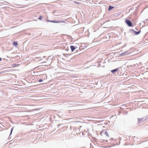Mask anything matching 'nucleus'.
I'll return each instance as SVG.
<instances>
[{
	"label": "nucleus",
	"mask_w": 148,
	"mask_h": 148,
	"mask_svg": "<svg viewBox=\"0 0 148 148\" xmlns=\"http://www.w3.org/2000/svg\"><path fill=\"white\" fill-rule=\"evenodd\" d=\"M128 51H126L125 52H124V53H121V55H125L128 54Z\"/></svg>",
	"instance_id": "6e6552de"
},
{
	"label": "nucleus",
	"mask_w": 148,
	"mask_h": 148,
	"mask_svg": "<svg viewBox=\"0 0 148 148\" xmlns=\"http://www.w3.org/2000/svg\"><path fill=\"white\" fill-rule=\"evenodd\" d=\"M12 44L14 46L16 47L18 45V43L17 42L15 41L13 42Z\"/></svg>",
	"instance_id": "20e7f679"
},
{
	"label": "nucleus",
	"mask_w": 148,
	"mask_h": 148,
	"mask_svg": "<svg viewBox=\"0 0 148 148\" xmlns=\"http://www.w3.org/2000/svg\"><path fill=\"white\" fill-rule=\"evenodd\" d=\"M105 134L106 136L108 137L109 136V135L106 131L105 132L104 131H102L101 134Z\"/></svg>",
	"instance_id": "7ed1b4c3"
},
{
	"label": "nucleus",
	"mask_w": 148,
	"mask_h": 148,
	"mask_svg": "<svg viewBox=\"0 0 148 148\" xmlns=\"http://www.w3.org/2000/svg\"><path fill=\"white\" fill-rule=\"evenodd\" d=\"M118 70V69H114L111 70V71L113 73H114L115 72L117 71Z\"/></svg>",
	"instance_id": "0eeeda50"
},
{
	"label": "nucleus",
	"mask_w": 148,
	"mask_h": 148,
	"mask_svg": "<svg viewBox=\"0 0 148 148\" xmlns=\"http://www.w3.org/2000/svg\"><path fill=\"white\" fill-rule=\"evenodd\" d=\"M70 48L72 52H73V51L75 49V47L73 46H71Z\"/></svg>",
	"instance_id": "423d86ee"
},
{
	"label": "nucleus",
	"mask_w": 148,
	"mask_h": 148,
	"mask_svg": "<svg viewBox=\"0 0 148 148\" xmlns=\"http://www.w3.org/2000/svg\"><path fill=\"white\" fill-rule=\"evenodd\" d=\"M66 54H64V55L65 56V55H66Z\"/></svg>",
	"instance_id": "a211bd4d"
},
{
	"label": "nucleus",
	"mask_w": 148,
	"mask_h": 148,
	"mask_svg": "<svg viewBox=\"0 0 148 148\" xmlns=\"http://www.w3.org/2000/svg\"><path fill=\"white\" fill-rule=\"evenodd\" d=\"M2 60V59L0 58V61H1Z\"/></svg>",
	"instance_id": "f3484780"
},
{
	"label": "nucleus",
	"mask_w": 148,
	"mask_h": 148,
	"mask_svg": "<svg viewBox=\"0 0 148 148\" xmlns=\"http://www.w3.org/2000/svg\"><path fill=\"white\" fill-rule=\"evenodd\" d=\"M38 19L39 20H41V19H42V16H39V17Z\"/></svg>",
	"instance_id": "2eb2a0df"
},
{
	"label": "nucleus",
	"mask_w": 148,
	"mask_h": 148,
	"mask_svg": "<svg viewBox=\"0 0 148 148\" xmlns=\"http://www.w3.org/2000/svg\"><path fill=\"white\" fill-rule=\"evenodd\" d=\"M138 123H142L144 121V120H143V118H138Z\"/></svg>",
	"instance_id": "f03ea898"
},
{
	"label": "nucleus",
	"mask_w": 148,
	"mask_h": 148,
	"mask_svg": "<svg viewBox=\"0 0 148 148\" xmlns=\"http://www.w3.org/2000/svg\"><path fill=\"white\" fill-rule=\"evenodd\" d=\"M125 23L127 25L130 27L132 26V23L130 20H126L125 21Z\"/></svg>",
	"instance_id": "f257e3e1"
},
{
	"label": "nucleus",
	"mask_w": 148,
	"mask_h": 148,
	"mask_svg": "<svg viewBox=\"0 0 148 148\" xmlns=\"http://www.w3.org/2000/svg\"><path fill=\"white\" fill-rule=\"evenodd\" d=\"M140 32V31L139 32H136V31H134V34L136 35L138 34Z\"/></svg>",
	"instance_id": "9d476101"
},
{
	"label": "nucleus",
	"mask_w": 148,
	"mask_h": 148,
	"mask_svg": "<svg viewBox=\"0 0 148 148\" xmlns=\"http://www.w3.org/2000/svg\"><path fill=\"white\" fill-rule=\"evenodd\" d=\"M13 127L11 129V132H10V135L12 134V132L13 130Z\"/></svg>",
	"instance_id": "ddd939ff"
},
{
	"label": "nucleus",
	"mask_w": 148,
	"mask_h": 148,
	"mask_svg": "<svg viewBox=\"0 0 148 148\" xmlns=\"http://www.w3.org/2000/svg\"><path fill=\"white\" fill-rule=\"evenodd\" d=\"M113 6H109V8H108V10H111L113 8Z\"/></svg>",
	"instance_id": "9b49d317"
},
{
	"label": "nucleus",
	"mask_w": 148,
	"mask_h": 148,
	"mask_svg": "<svg viewBox=\"0 0 148 148\" xmlns=\"http://www.w3.org/2000/svg\"><path fill=\"white\" fill-rule=\"evenodd\" d=\"M59 22H60L59 23H66L65 21H59Z\"/></svg>",
	"instance_id": "f8f14e48"
},
{
	"label": "nucleus",
	"mask_w": 148,
	"mask_h": 148,
	"mask_svg": "<svg viewBox=\"0 0 148 148\" xmlns=\"http://www.w3.org/2000/svg\"><path fill=\"white\" fill-rule=\"evenodd\" d=\"M52 21L53 20H47V21H48V22H52Z\"/></svg>",
	"instance_id": "dca6fc26"
},
{
	"label": "nucleus",
	"mask_w": 148,
	"mask_h": 148,
	"mask_svg": "<svg viewBox=\"0 0 148 148\" xmlns=\"http://www.w3.org/2000/svg\"><path fill=\"white\" fill-rule=\"evenodd\" d=\"M52 23H59L60 22L59 21H53V20Z\"/></svg>",
	"instance_id": "1a4fd4ad"
},
{
	"label": "nucleus",
	"mask_w": 148,
	"mask_h": 148,
	"mask_svg": "<svg viewBox=\"0 0 148 148\" xmlns=\"http://www.w3.org/2000/svg\"><path fill=\"white\" fill-rule=\"evenodd\" d=\"M43 79H40L39 80V82H42L43 81Z\"/></svg>",
	"instance_id": "4468645a"
},
{
	"label": "nucleus",
	"mask_w": 148,
	"mask_h": 148,
	"mask_svg": "<svg viewBox=\"0 0 148 148\" xmlns=\"http://www.w3.org/2000/svg\"><path fill=\"white\" fill-rule=\"evenodd\" d=\"M42 77V78H43L44 79H46L47 78V75L45 74H43L41 76V77Z\"/></svg>",
	"instance_id": "39448f33"
}]
</instances>
